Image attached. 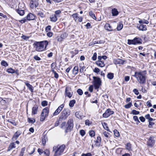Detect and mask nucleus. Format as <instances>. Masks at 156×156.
<instances>
[{"label":"nucleus","mask_w":156,"mask_h":156,"mask_svg":"<svg viewBox=\"0 0 156 156\" xmlns=\"http://www.w3.org/2000/svg\"><path fill=\"white\" fill-rule=\"evenodd\" d=\"M146 71H142L138 72H135L133 76L135 77L137 81L141 84H143L146 81Z\"/></svg>","instance_id":"1"},{"label":"nucleus","mask_w":156,"mask_h":156,"mask_svg":"<svg viewBox=\"0 0 156 156\" xmlns=\"http://www.w3.org/2000/svg\"><path fill=\"white\" fill-rule=\"evenodd\" d=\"M48 42L46 41L41 42H36L33 44L34 48L36 51H41L45 50Z\"/></svg>","instance_id":"2"},{"label":"nucleus","mask_w":156,"mask_h":156,"mask_svg":"<svg viewBox=\"0 0 156 156\" xmlns=\"http://www.w3.org/2000/svg\"><path fill=\"white\" fill-rule=\"evenodd\" d=\"M70 114V111L68 108H64L61 113L59 119L60 120H65Z\"/></svg>","instance_id":"3"},{"label":"nucleus","mask_w":156,"mask_h":156,"mask_svg":"<svg viewBox=\"0 0 156 156\" xmlns=\"http://www.w3.org/2000/svg\"><path fill=\"white\" fill-rule=\"evenodd\" d=\"M142 40L139 37H136L133 40L128 39L127 44H142Z\"/></svg>","instance_id":"4"},{"label":"nucleus","mask_w":156,"mask_h":156,"mask_svg":"<svg viewBox=\"0 0 156 156\" xmlns=\"http://www.w3.org/2000/svg\"><path fill=\"white\" fill-rule=\"evenodd\" d=\"M93 78L94 80V84L95 89H98L99 88L101 84V79L95 76H94Z\"/></svg>","instance_id":"5"},{"label":"nucleus","mask_w":156,"mask_h":156,"mask_svg":"<svg viewBox=\"0 0 156 156\" xmlns=\"http://www.w3.org/2000/svg\"><path fill=\"white\" fill-rule=\"evenodd\" d=\"M65 145L63 144L60 146L55 151L54 156H59L63 152L65 148Z\"/></svg>","instance_id":"6"},{"label":"nucleus","mask_w":156,"mask_h":156,"mask_svg":"<svg viewBox=\"0 0 156 156\" xmlns=\"http://www.w3.org/2000/svg\"><path fill=\"white\" fill-rule=\"evenodd\" d=\"M67 124L68 126L66 130V133L70 131L72 129H73V119H69L68 121Z\"/></svg>","instance_id":"7"},{"label":"nucleus","mask_w":156,"mask_h":156,"mask_svg":"<svg viewBox=\"0 0 156 156\" xmlns=\"http://www.w3.org/2000/svg\"><path fill=\"white\" fill-rule=\"evenodd\" d=\"M155 140H154V137L151 136L147 142V145L150 147H152L154 145Z\"/></svg>","instance_id":"8"},{"label":"nucleus","mask_w":156,"mask_h":156,"mask_svg":"<svg viewBox=\"0 0 156 156\" xmlns=\"http://www.w3.org/2000/svg\"><path fill=\"white\" fill-rule=\"evenodd\" d=\"M114 112L111 110L110 109H107L105 113L103 114V117L104 118H107L110 115L114 114Z\"/></svg>","instance_id":"9"},{"label":"nucleus","mask_w":156,"mask_h":156,"mask_svg":"<svg viewBox=\"0 0 156 156\" xmlns=\"http://www.w3.org/2000/svg\"><path fill=\"white\" fill-rule=\"evenodd\" d=\"M64 105L63 104H62L59 106L53 113V116H55L59 114L61 111L62 110V109L64 107Z\"/></svg>","instance_id":"10"},{"label":"nucleus","mask_w":156,"mask_h":156,"mask_svg":"<svg viewBox=\"0 0 156 156\" xmlns=\"http://www.w3.org/2000/svg\"><path fill=\"white\" fill-rule=\"evenodd\" d=\"M39 3L37 1H31L30 3V7L33 8L34 7L36 8L38 5Z\"/></svg>","instance_id":"11"},{"label":"nucleus","mask_w":156,"mask_h":156,"mask_svg":"<svg viewBox=\"0 0 156 156\" xmlns=\"http://www.w3.org/2000/svg\"><path fill=\"white\" fill-rule=\"evenodd\" d=\"M65 92L66 95L68 97L70 98L72 97V93H71V90L70 88H66L65 89Z\"/></svg>","instance_id":"12"},{"label":"nucleus","mask_w":156,"mask_h":156,"mask_svg":"<svg viewBox=\"0 0 156 156\" xmlns=\"http://www.w3.org/2000/svg\"><path fill=\"white\" fill-rule=\"evenodd\" d=\"M35 16L31 13H29L27 16V19L28 20H33L35 19Z\"/></svg>","instance_id":"13"},{"label":"nucleus","mask_w":156,"mask_h":156,"mask_svg":"<svg viewBox=\"0 0 156 156\" xmlns=\"http://www.w3.org/2000/svg\"><path fill=\"white\" fill-rule=\"evenodd\" d=\"M96 64L98 66L102 67L105 66L104 62L103 61L98 60L96 62Z\"/></svg>","instance_id":"14"},{"label":"nucleus","mask_w":156,"mask_h":156,"mask_svg":"<svg viewBox=\"0 0 156 156\" xmlns=\"http://www.w3.org/2000/svg\"><path fill=\"white\" fill-rule=\"evenodd\" d=\"M38 106L37 105H35L32 108V114L35 115L37 113Z\"/></svg>","instance_id":"15"},{"label":"nucleus","mask_w":156,"mask_h":156,"mask_svg":"<svg viewBox=\"0 0 156 156\" xmlns=\"http://www.w3.org/2000/svg\"><path fill=\"white\" fill-rule=\"evenodd\" d=\"M6 71L9 73H16L17 75H19L17 70L15 71V70L11 68L7 69L6 70Z\"/></svg>","instance_id":"16"},{"label":"nucleus","mask_w":156,"mask_h":156,"mask_svg":"<svg viewBox=\"0 0 156 156\" xmlns=\"http://www.w3.org/2000/svg\"><path fill=\"white\" fill-rule=\"evenodd\" d=\"M25 84L31 92H33L34 87L31 85L29 83V82L27 81L25 82Z\"/></svg>","instance_id":"17"},{"label":"nucleus","mask_w":156,"mask_h":156,"mask_svg":"<svg viewBox=\"0 0 156 156\" xmlns=\"http://www.w3.org/2000/svg\"><path fill=\"white\" fill-rule=\"evenodd\" d=\"M105 28L106 30L109 31H113L112 27L108 23H107L105 24Z\"/></svg>","instance_id":"18"},{"label":"nucleus","mask_w":156,"mask_h":156,"mask_svg":"<svg viewBox=\"0 0 156 156\" xmlns=\"http://www.w3.org/2000/svg\"><path fill=\"white\" fill-rule=\"evenodd\" d=\"M49 112V108L48 107H46L44 109H43L42 112V113L44 114L45 115V116H47L48 115V113Z\"/></svg>","instance_id":"19"},{"label":"nucleus","mask_w":156,"mask_h":156,"mask_svg":"<svg viewBox=\"0 0 156 156\" xmlns=\"http://www.w3.org/2000/svg\"><path fill=\"white\" fill-rule=\"evenodd\" d=\"M111 12L112 15L113 16H116L118 15L119 14V12L118 11L117 9L115 8H114L112 10Z\"/></svg>","instance_id":"20"},{"label":"nucleus","mask_w":156,"mask_h":156,"mask_svg":"<svg viewBox=\"0 0 156 156\" xmlns=\"http://www.w3.org/2000/svg\"><path fill=\"white\" fill-rule=\"evenodd\" d=\"M137 27L140 30L145 31L147 30L146 26V25H144L143 24H140V25Z\"/></svg>","instance_id":"21"},{"label":"nucleus","mask_w":156,"mask_h":156,"mask_svg":"<svg viewBox=\"0 0 156 156\" xmlns=\"http://www.w3.org/2000/svg\"><path fill=\"white\" fill-rule=\"evenodd\" d=\"M16 11L20 16H22L24 14V11L20 9H18L16 10Z\"/></svg>","instance_id":"22"},{"label":"nucleus","mask_w":156,"mask_h":156,"mask_svg":"<svg viewBox=\"0 0 156 156\" xmlns=\"http://www.w3.org/2000/svg\"><path fill=\"white\" fill-rule=\"evenodd\" d=\"M50 19L51 21L55 22L57 20L56 15L55 14L52 15L50 17Z\"/></svg>","instance_id":"23"},{"label":"nucleus","mask_w":156,"mask_h":156,"mask_svg":"<svg viewBox=\"0 0 156 156\" xmlns=\"http://www.w3.org/2000/svg\"><path fill=\"white\" fill-rule=\"evenodd\" d=\"M21 134V133L20 131L16 132L13 136L12 139L15 140H16Z\"/></svg>","instance_id":"24"},{"label":"nucleus","mask_w":156,"mask_h":156,"mask_svg":"<svg viewBox=\"0 0 156 156\" xmlns=\"http://www.w3.org/2000/svg\"><path fill=\"white\" fill-rule=\"evenodd\" d=\"M15 145V143H11L9 146L7 151H9L12 148H15L16 147Z\"/></svg>","instance_id":"25"},{"label":"nucleus","mask_w":156,"mask_h":156,"mask_svg":"<svg viewBox=\"0 0 156 156\" xmlns=\"http://www.w3.org/2000/svg\"><path fill=\"white\" fill-rule=\"evenodd\" d=\"M124 62V60L119 59L115 61V63L118 64H123Z\"/></svg>","instance_id":"26"},{"label":"nucleus","mask_w":156,"mask_h":156,"mask_svg":"<svg viewBox=\"0 0 156 156\" xmlns=\"http://www.w3.org/2000/svg\"><path fill=\"white\" fill-rule=\"evenodd\" d=\"M47 140V138L46 136H44L42 138V144L44 145L46 144V140Z\"/></svg>","instance_id":"27"},{"label":"nucleus","mask_w":156,"mask_h":156,"mask_svg":"<svg viewBox=\"0 0 156 156\" xmlns=\"http://www.w3.org/2000/svg\"><path fill=\"white\" fill-rule=\"evenodd\" d=\"M78 71V67L77 66H75L74 67V68L73 70V74L76 75L77 74Z\"/></svg>","instance_id":"28"},{"label":"nucleus","mask_w":156,"mask_h":156,"mask_svg":"<svg viewBox=\"0 0 156 156\" xmlns=\"http://www.w3.org/2000/svg\"><path fill=\"white\" fill-rule=\"evenodd\" d=\"M102 126L104 127V128L107 130L108 131L110 132V130L108 129V126L107 124L106 123L104 122Z\"/></svg>","instance_id":"29"},{"label":"nucleus","mask_w":156,"mask_h":156,"mask_svg":"<svg viewBox=\"0 0 156 156\" xmlns=\"http://www.w3.org/2000/svg\"><path fill=\"white\" fill-rule=\"evenodd\" d=\"M107 77L108 79L112 80L113 78L114 74L111 73H109L107 75Z\"/></svg>","instance_id":"30"},{"label":"nucleus","mask_w":156,"mask_h":156,"mask_svg":"<svg viewBox=\"0 0 156 156\" xmlns=\"http://www.w3.org/2000/svg\"><path fill=\"white\" fill-rule=\"evenodd\" d=\"M75 103L76 101L75 100H73L69 101V105L70 107H72L74 106Z\"/></svg>","instance_id":"31"},{"label":"nucleus","mask_w":156,"mask_h":156,"mask_svg":"<svg viewBox=\"0 0 156 156\" xmlns=\"http://www.w3.org/2000/svg\"><path fill=\"white\" fill-rule=\"evenodd\" d=\"M89 15L93 19L95 20H96V18L95 15V14L93 13V12L92 11H90L89 12Z\"/></svg>","instance_id":"32"},{"label":"nucleus","mask_w":156,"mask_h":156,"mask_svg":"<svg viewBox=\"0 0 156 156\" xmlns=\"http://www.w3.org/2000/svg\"><path fill=\"white\" fill-rule=\"evenodd\" d=\"M47 117V116H45L43 113L41 112L40 119V121H43L44 120L45 118Z\"/></svg>","instance_id":"33"},{"label":"nucleus","mask_w":156,"mask_h":156,"mask_svg":"<svg viewBox=\"0 0 156 156\" xmlns=\"http://www.w3.org/2000/svg\"><path fill=\"white\" fill-rule=\"evenodd\" d=\"M123 27V25L122 23H119L118 24L116 28L117 30L118 31L121 30L122 28Z\"/></svg>","instance_id":"34"},{"label":"nucleus","mask_w":156,"mask_h":156,"mask_svg":"<svg viewBox=\"0 0 156 156\" xmlns=\"http://www.w3.org/2000/svg\"><path fill=\"white\" fill-rule=\"evenodd\" d=\"M139 23L141 24L145 23L147 24L149 23V22L145 20H140L139 21Z\"/></svg>","instance_id":"35"},{"label":"nucleus","mask_w":156,"mask_h":156,"mask_svg":"<svg viewBox=\"0 0 156 156\" xmlns=\"http://www.w3.org/2000/svg\"><path fill=\"white\" fill-rule=\"evenodd\" d=\"M114 133L115 136L116 137H118L119 136V133L117 131V130L115 129L114 130Z\"/></svg>","instance_id":"36"},{"label":"nucleus","mask_w":156,"mask_h":156,"mask_svg":"<svg viewBox=\"0 0 156 156\" xmlns=\"http://www.w3.org/2000/svg\"><path fill=\"white\" fill-rule=\"evenodd\" d=\"M80 112H76L75 113V115L76 116L78 119H81L82 118V115L80 114Z\"/></svg>","instance_id":"37"},{"label":"nucleus","mask_w":156,"mask_h":156,"mask_svg":"<svg viewBox=\"0 0 156 156\" xmlns=\"http://www.w3.org/2000/svg\"><path fill=\"white\" fill-rule=\"evenodd\" d=\"M8 122L10 123L14 126H16V123L14 120L12 119H9L8 120Z\"/></svg>","instance_id":"38"},{"label":"nucleus","mask_w":156,"mask_h":156,"mask_svg":"<svg viewBox=\"0 0 156 156\" xmlns=\"http://www.w3.org/2000/svg\"><path fill=\"white\" fill-rule=\"evenodd\" d=\"M68 36V34L66 33H64L62 34H61L60 35L61 37L63 39V40L66 38Z\"/></svg>","instance_id":"39"},{"label":"nucleus","mask_w":156,"mask_h":156,"mask_svg":"<svg viewBox=\"0 0 156 156\" xmlns=\"http://www.w3.org/2000/svg\"><path fill=\"white\" fill-rule=\"evenodd\" d=\"M1 64L5 67L7 66H8V63L5 61L2 60L1 62Z\"/></svg>","instance_id":"40"},{"label":"nucleus","mask_w":156,"mask_h":156,"mask_svg":"<svg viewBox=\"0 0 156 156\" xmlns=\"http://www.w3.org/2000/svg\"><path fill=\"white\" fill-rule=\"evenodd\" d=\"M133 119L136 122V124L137 125H138L139 124V123H140V122L139 121L138 117L136 116H134L133 117Z\"/></svg>","instance_id":"41"},{"label":"nucleus","mask_w":156,"mask_h":156,"mask_svg":"<svg viewBox=\"0 0 156 156\" xmlns=\"http://www.w3.org/2000/svg\"><path fill=\"white\" fill-rule=\"evenodd\" d=\"M126 147L127 149L130 150H131V144L130 143H127L126 145Z\"/></svg>","instance_id":"42"},{"label":"nucleus","mask_w":156,"mask_h":156,"mask_svg":"<svg viewBox=\"0 0 156 156\" xmlns=\"http://www.w3.org/2000/svg\"><path fill=\"white\" fill-rule=\"evenodd\" d=\"M27 120L29 122L32 123H34L35 122V119L33 118H28V119Z\"/></svg>","instance_id":"43"},{"label":"nucleus","mask_w":156,"mask_h":156,"mask_svg":"<svg viewBox=\"0 0 156 156\" xmlns=\"http://www.w3.org/2000/svg\"><path fill=\"white\" fill-rule=\"evenodd\" d=\"M72 17L73 18V19L76 21V19L78 17V14L77 13H75L72 15Z\"/></svg>","instance_id":"44"},{"label":"nucleus","mask_w":156,"mask_h":156,"mask_svg":"<svg viewBox=\"0 0 156 156\" xmlns=\"http://www.w3.org/2000/svg\"><path fill=\"white\" fill-rule=\"evenodd\" d=\"M51 71L54 74V77L56 78H58V74L54 69H52Z\"/></svg>","instance_id":"45"},{"label":"nucleus","mask_w":156,"mask_h":156,"mask_svg":"<svg viewBox=\"0 0 156 156\" xmlns=\"http://www.w3.org/2000/svg\"><path fill=\"white\" fill-rule=\"evenodd\" d=\"M139 112L135 110H133L132 111L131 114L137 115L139 114Z\"/></svg>","instance_id":"46"},{"label":"nucleus","mask_w":156,"mask_h":156,"mask_svg":"<svg viewBox=\"0 0 156 156\" xmlns=\"http://www.w3.org/2000/svg\"><path fill=\"white\" fill-rule=\"evenodd\" d=\"M37 15L41 18H43L45 16V15L44 14V13L41 12H39L37 13Z\"/></svg>","instance_id":"47"},{"label":"nucleus","mask_w":156,"mask_h":156,"mask_svg":"<svg viewBox=\"0 0 156 156\" xmlns=\"http://www.w3.org/2000/svg\"><path fill=\"white\" fill-rule=\"evenodd\" d=\"M89 135L91 137L94 136L95 135V133L94 131L91 130L89 131Z\"/></svg>","instance_id":"48"},{"label":"nucleus","mask_w":156,"mask_h":156,"mask_svg":"<svg viewBox=\"0 0 156 156\" xmlns=\"http://www.w3.org/2000/svg\"><path fill=\"white\" fill-rule=\"evenodd\" d=\"M132 105V103L130 102L128 104L125 105L124 106L125 108H130Z\"/></svg>","instance_id":"49"},{"label":"nucleus","mask_w":156,"mask_h":156,"mask_svg":"<svg viewBox=\"0 0 156 156\" xmlns=\"http://www.w3.org/2000/svg\"><path fill=\"white\" fill-rule=\"evenodd\" d=\"M77 92L80 95H81L83 94V91L82 90L80 89H78L77 90Z\"/></svg>","instance_id":"50"},{"label":"nucleus","mask_w":156,"mask_h":156,"mask_svg":"<svg viewBox=\"0 0 156 156\" xmlns=\"http://www.w3.org/2000/svg\"><path fill=\"white\" fill-rule=\"evenodd\" d=\"M103 134L105 137L108 138L109 135V133L106 131H104L103 133Z\"/></svg>","instance_id":"51"},{"label":"nucleus","mask_w":156,"mask_h":156,"mask_svg":"<svg viewBox=\"0 0 156 156\" xmlns=\"http://www.w3.org/2000/svg\"><path fill=\"white\" fill-rule=\"evenodd\" d=\"M80 135L82 136H84L85 134L84 130L83 129L80 130Z\"/></svg>","instance_id":"52"},{"label":"nucleus","mask_w":156,"mask_h":156,"mask_svg":"<svg viewBox=\"0 0 156 156\" xmlns=\"http://www.w3.org/2000/svg\"><path fill=\"white\" fill-rule=\"evenodd\" d=\"M48 105V102L46 101H44L42 102L41 105L43 106H45Z\"/></svg>","instance_id":"53"},{"label":"nucleus","mask_w":156,"mask_h":156,"mask_svg":"<svg viewBox=\"0 0 156 156\" xmlns=\"http://www.w3.org/2000/svg\"><path fill=\"white\" fill-rule=\"evenodd\" d=\"M97 54L96 53H94V54L93 56L92 57V59L93 60L95 61L97 57Z\"/></svg>","instance_id":"54"},{"label":"nucleus","mask_w":156,"mask_h":156,"mask_svg":"<svg viewBox=\"0 0 156 156\" xmlns=\"http://www.w3.org/2000/svg\"><path fill=\"white\" fill-rule=\"evenodd\" d=\"M96 97H95L93 99V100L95 99V100L94 101H93L92 99H91L90 100V102L92 103H97L98 101L96 99Z\"/></svg>","instance_id":"55"},{"label":"nucleus","mask_w":156,"mask_h":156,"mask_svg":"<svg viewBox=\"0 0 156 156\" xmlns=\"http://www.w3.org/2000/svg\"><path fill=\"white\" fill-rule=\"evenodd\" d=\"M81 156H92V154L90 153H88L87 154H82Z\"/></svg>","instance_id":"56"},{"label":"nucleus","mask_w":156,"mask_h":156,"mask_svg":"<svg viewBox=\"0 0 156 156\" xmlns=\"http://www.w3.org/2000/svg\"><path fill=\"white\" fill-rule=\"evenodd\" d=\"M27 20V18H26L25 17L23 18L22 20H19V21L20 23H23L26 22Z\"/></svg>","instance_id":"57"},{"label":"nucleus","mask_w":156,"mask_h":156,"mask_svg":"<svg viewBox=\"0 0 156 156\" xmlns=\"http://www.w3.org/2000/svg\"><path fill=\"white\" fill-rule=\"evenodd\" d=\"M25 150V148H22L21 149V151L20 152V156H23V153L24 151Z\"/></svg>","instance_id":"58"},{"label":"nucleus","mask_w":156,"mask_h":156,"mask_svg":"<svg viewBox=\"0 0 156 156\" xmlns=\"http://www.w3.org/2000/svg\"><path fill=\"white\" fill-rule=\"evenodd\" d=\"M34 58L35 60L37 61H40L41 60L40 58L37 55H35L34 57Z\"/></svg>","instance_id":"59"},{"label":"nucleus","mask_w":156,"mask_h":156,"mask_svg":"<svg viewBox=\"0 0 156 156\" xmlns=\"http://www.w3.org/2000/svg\"><path fill=\"white\" fill-rule=\"evenodd\" d=\"M51 26L50 25H48L45 28V31L47 32H48L49 30H51Z\"/></svg>","instance_id":"60"},{"label":"nucleus","mask_w":156,"mask_h":156,"mask_svg":"<svg viewBox=\"0 0 156 156\" xmlns=\"http://www.w3.org/2000/svg\"><path fill=\"white\" fill-rule=\"evenodd\" d=\"M133 91L136 95H138L139 94L138 90L136 89H133Z\"/></svg>","instance_id":"61"},{"label":"nucleus","mask_w":156,"mask_h":156,"mask_svg":"<svg viewBox=\"0 0 156 156\" xmlns=\"http://www.w3.org/2000/svg\"><path fill=\"white\" fill-rule=\"evenodd\" d=\"M21 38L25 40H28L29 38V37H27L26 36H25L24 35H23L21 36Z\"/></svg>","instance_id":"62"},{"label":"nucleus","mask_w":156,"mask_h":156,"mask_svg":"<svg viewBox=\"0 0 156 156\" xmlns=\"http://www.w3.org/2000/svg\"><path fill=\"white\" fill-rule=\"evenodd\" d=\"M56 39L57 41H61L63 40V39L60 36H57L56 37Z\"/></svg>","instance_id":"63"},{"label":"nucleus","mask_w":156,"mask_h":156,"mask_svg":"<svg viewBox=\"0 0 156 156\" xmlns=\"http://www.w3.org/2000/svg\"><path fill=\"white\" fill-rule=\"evenodd\" d=\"M93 86L92 85H90L88 88L89 90L91 92H93Z\"/></svg>","instance_id":"64"}]
</instances>
